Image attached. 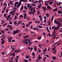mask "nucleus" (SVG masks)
<instances>
[{"label":"nucleus","mask_w":62,"mask_h":62,"mask_svg":"<svg viewBox=\"0 0 62 62\" xmlns=\"http://www.w3.org/2000/svg\"><path fill=\"white\" fill-rule=\"evenodd\" d=\"M13 33L14 35H15L18 33V30H16L13 32Z\"/></svg>","instance_id":"obj_1"},{"label":"nucleus","mask_w":62,"mask_h":62,"mask_svg":"<svg viewBox=\"0 0 62 62\" xmlns=\"http://www.w3.org/2000/svg\"><path fill=\"white\" fill-rule=\"evenodd\" d=\"M54 30H55L56 29H58L59 28V26H57L56 27H55V26H54Z\"/></svg>","instance_id":"obj_2"},{"label":"nucleus","mask_w":62,"mask_h":62,"mask_svg":"<svg viewBox=\"0 0 62 62\" xmlns=\"http://www.w3.org/2000/svg\"><path fill=\"white\" fill-rule=\"evenodd\" d=\"M47 9H52V8L51 7L48 5L47 7Z\"/></svg>","instance_id":"obj_3"},{"label":"nucleus","mask_w":62,"mask_h":62,"mask_svg":"<svg viewBox=\"0 0 62 62\" xmlns=\"http://www.w3.org/2000/svg\"><path fill=\"white\" fill-rule=\"evenodd\" d=\"M13 55V57H14L15 55V53L14 52H13L10 54V55Z\"/></svg>","instance_id":"obj_4"},{"label":"nucleus","mask_w":62,"mask_h":62,"mask_svg":"<svg viewBox=\"0 0 62 62\" xmlns=\"http://www.w3.org/2000/svg\"><path fill=\"white\" fill-rule=\"evenodd\" d=\"M14 48V47L13 46H12L11 47V50H12V52H13L14 51V49H15V48Z\"/></svg>","instance_id":"obj_5"},{"label":"nucleus","mask_w":62,"mask_h":62,"mask_svg":"<svg viewBox=\"0 0 62 62\" xmlns=\"http://www.w3.org/2000/svg\"><path fill=\"white\" fill-rule=\"evenodd\" d=\"M12 39V38H8V40L9 41V42H10V43H11V40Z\"/></svg>","instance_id":"obj_6"},{"label":"nucleus","mask_w":62,"mask_h":62,"mask_svg":"<svg viewBox=\"0 0 62 62\" xmlns=\"http://www.w3.org/2000/svg\"><path fill=\"white\" fill-rule=\"evenodd\" d=\"M20 51H21V50H15V53H18L19 52H20Z\"/></svg>","instance_id":"obj_7"},{"label":"nucleus","mask_w":62,"mask_h":62,"mask_svg":"<svg viewBox=\"0 0 62 62\" xmlns=\"http://www.w3.org/2000/svg\"><path fill=\"white\" fill-rule=\"evenodd\" d=\"M21 5V3H19L17 4V6L18 8H19V7H20Z\"/></svg>","instance_id":"obj_8"},{"label":"nucleus","mask_w":62,"mask_h":62,"mask_svg":"<svg viewBox=\"0 0 62 62\" xmlns=\"http://www.w3.org/2000/svg\"><path fill=\"white\" fill-rule=\"evenodd\" d=\"M55 31H54L53 32V35H51V37H52V36H54V35H55Z\"/></svg>","instance_id":"obj_9"},{"label":"nucleus","mask_w":62,"mask_h":62,"mask_svg":"<svg viewBox=\"0 0 62 62\" xmlns=\"http://www.w3.org/2000/svg\"><path fill=\"white\" fill-rule=\"evenodd\" d=\"M38 58L39 60H40L41 59V57H39L40 56V55H38Z\"/></svg>","instance_id":"obj_10"},{"label":"nucleus","mask_w":62,"mask_h":62,"mask_svg":"<svg viewBox=\"0 0 62 62\" xmlns=\"http://www.w3.org/2000/svg\"><path fill=\"white\" fill-rule=\"evenodd\" d=\"M9 28H10V29L11 30H12L13 29V28L12 27L10 26H9Z\"/></svg>","instance_id":"obj_11"},{"label":"nucleus","mask_w":62,"mask_h":62,"mask_svg":"<svg viewBox=\"0 0 62 62\" xmlns=\"http://www.w3.org/2000/svg\"><path fill=\"white\" fill-rule=\"evenodd\" d=\"M58 13L59 14H61V13H62V11H60L59 10L58 11Z\"/></svg>","instance_id":"obj_12"},{"label":"nucleus","mask_w":62,"mask_h":62,"mask_svg":"<svg viewBox=\"0 0 62 62\" xmlns=\"http://www.w3.org/2000/svg\"><path fill=\"white\" fill-rule=\"evenodd\" d=\"M14 59H15V61H16V62H18V58H17L16 59L15 58Z\"/></svg>","instance_id":"obj_13"},{"label":"nucleus","mask_w":62,"mask_h":62,"mask_svg":"<svg viewBox=\"0 0 62 62\" xmlns=\"http://www.w3.org/2000/svg\"><path fill=\"white\" fill-rule=\"evenodd\" d=\"M56 53V50H54L53 52V53L54 54H55Z\"/></svg>","instance_id":"obj_14"},{"label":"nucleus","mask_w":62,"mask_h":62,"mask_svg":"<svg viewBox=\"0 0 62 62\" xmlns=\"http://www.w3.org/2000/svg\"><path fill=\"white\" fill-rule=\"evenodd\" d=\"M55 46H54V47L52 49V51H54V50H55Z\"/></svg>","instance_id":"obj_15"},{"label":"nucleus","mask_w":62,"mask_h":62,"mask_svg":"<svg viewBox=\"0 0 62 62\" xmlns=\"http://www.w3.org/2000/svg\"><path fill=\"white\" fill-rule=\"evenodd\" d=\"M5 43V40H2V41L1 42L2 44H4Z\"/></svg>","instance_id":"obj_16"},{"label":"nucleus","mask_w":62,"mask_h":62,"mask_svg":"<svg viewBox=\"0 0 62 62\" xmlns=\"http://www.w3.org/2000/svg\"><path fill=\"white\" fill-rule=\"evenodd\" d=\"M38 27L39 28H42V27L41 26H40V25H38Z\"/></svg>","instance_id":"obj_17"},{"label":"nucleus","mask_w":62,"mask_h":62,"mask_svg":"<svg viewBox=\"0 0 62 62\" xmlns=\"http://www.w3.org/2000/svg\"><path fill=\"white\" fill-rule=\"evenodd\" d=\"M37 47L36 46H35L34 50L35 51H37Z\"/></svg>","instance_id":"obj_18"},{"label":"nucleus","mask_w":62,"mask_h":62,"mask_svg":"<svg viewBox=\"0 0 62 62\" xmlns=\"http://www.w3.org/2000/svg\"><path fill=\"white\" fill-rule=\"evenodd\" d=\"M49 16H50L49 14H47L46 15V17H49Z\"/></svg>","instance_id":"obj_19"},{"label":"nucleus","mask_w":62,"mask_h":62,"mask_svg":"<svg viewBox=\"0 0 62 62\" xmlns=\"http://www.w3.org/2000/svg\"><path fill=\"white\" fill-rule=\"evenodd\" d=\"M38 39L39 40H40L41 39V37H40V36H39L38 37Z\"/></svg>","instance_id":"obj_20"},{"label":"nucleus","mask_w":62,"mask_h":62,"mask_svg":"<svg viewBox=\"0 0 62 62\" xmlns=\"http://www.w3.org/2000/svg\"><path fill=\"white\" fill-rule=\"evenodd\" d=\"M21 23V21H18V24L19 25V23Z\"/></svg>","instance_id":"obj_21"},{"label":"nucleus","mask_w":62,"mask_h":62,"mask_svg":"<svg viewBox=\"0 0 62 62\" xmlns=\"http://www.w3.org/2000/svg\"><path fill=\"white\" fill-rule=\"evenodd\" d=\"M52 58L53 59V60H55V59H56V58L55 57H52Z\"/></svg>","instance_id":"obj_22"},{"label":"nucleus","mask_w":62,"mask_h":62,"mask_svg":"<svg viewBox=\"0 0 62 62\" xmlns=\"http://www.w3.org/2000/svg\"><path fill=\"white\" fill-rule=\"evenodd\" d=\"M46 30H47V31L48 32H50V30H49V29H48V28H47Z\"/></svg>","instance_id":"obj_23"},{"label":"nucleus","mask_w":62,"mask_h":62,"mask_svg":"<svg viewBox=\"0 0 62 62\" xmlns=\"http://www.w3.org/2000/svg\"><path fill=\"white\" fill-rule=\"evenodd\" d=\"M48 25H50L51 24V22L50 21H49L48 22Z\"/></svg>","instance_id":"obj_24"},{"label":"nucleus","mask_w":62,"mask_h":62,"mask_svg":"<svg viewBox=\"0 0 62 62\" xmlns=\"http://www.w3.org/2000/svg\"><path fill=\"white\" fill-rule=\"evenodd\" d=\"M28 37H29V36L28 35H27V36H25L24 38V39H25L26 38H28Z\"/></svg>","instance_id":"obj_25"},{"label":"nucleus","mask_w":62,"mask_h":62,"mask_svg":"<svg viewBox=\"0 0 62 62\" xmlns=\"http://www.w3.org/2000/svg\"><path fill=\"white\" fill-rule=\"evenodd\" d=\"M32 43V42H31L29 44V46H30L31 45V44Z\"/></svg>","instance_id":"obj_26"},{"label":"nucleus","mask_w":62,"mask_h":62,"mask_svg":"<svg viewBox=\"0 0 62 62\" xmlns=\"http://www.w3.org/2000/svg\"><path fill=\"white\" fill-rule=\"evenodd\" d=\"M57 8L54 9V11H56V10H57Z\"/></svg>","instance_id":"obj_27"},{"label":"nucleus","mask_w":62,"mask_h":62,"mask_svg":"<svg viewBox=\"0 0 62 62\" xmlns=\"http://www.w3.org/2000/svg\"><path fill=\"white\" fill-rule=\"evenodd\" d=\"M23 6H22L21 7L20 9H21V10H23Z\"/></svg>","instance_id":"obj_28"},{"label":"nucleus","mask_w":62,"mask_h":62,"mask_svg":"<svg viewBox=\"0 0 62 62\" xmlns=\"http://www.w3.org/2000/svg\"><path fill=\"white\" fill-rule=\"evenodd\" d=\"M45 51H47V50H46V48H45L43 50V52H45Z\"/></svg>","instance_id":"obj_29"},{"label":"nucleus","mask_w":62,"mask_h":62,"mask_svg":"<svg viewBox=\"0 0 62 62\" xmlns=\"http://www.w3.org/2000/svg\"><path fill=\"white\" fill-rule=\"evenodd\" d=\"M32 55L33 56H35V55H34V52H33L32 53Z\"/></svg>","instance_id":"obj_30"},{"label":"nucleus","mask_w":62,"mask_h":62,"mask_svg":"<svg viewBox=\"0 0 62 62\" xmlns=\"http://www.w3.org/2000/svg\"><path fill=\"white\" fill-rule=\"evenodd\" d=\"M24 0H20V1H19V3H20L21 2H23V1H24Z\"/></svg>","instance_id":"obj_31"},{"label":"nucleus","mask_w":62,"mask_h":62,"mask_svg":"<svg viewBox=\"0 0 62 62\" xmlns=\"http://www.w3.org/2000/svg\"><path fill=\"white\" fill-rule=\"evenodd\" d=\"M3 5H4L5 6H7V4L6 3H5Z\"/></svg>","instance_id":"obj_32"},{"label":"nucleus","mask_w":62,"mask_h":62,"mask_svg":"<svg viewBox=\"0 0 62 62\" xmlns=\"http://www.w3.org/2000/svg\"><path fill=\"white\" fill-rule=\"evenodd\" d=\"M32 6H34V7H35V6H36V5L33 3H32Z\"/></svg>","instance_id":"obj_33"},{"label":"nucleus","mask_w":62,"mask_h":62,"mask_svg":"<svg viewBox=\"0 0 62 62\" xmlns=\"http://www.w3.org/2000/svg\"><path fill=\"white\" fill-rule=\"evenodd\" d=\"M24 62H28V60L25 59L24 61Z\"/></svg>","instance_id":"obj_34"},{"label":"nucleus","mask_w":62,"mask_h":62,"mask_svg":"<svg viewBox=\"0 0 62 62\" xmlns=\"http://www.w3.org/2000/svg\"><path fill=\"white\" fill-rule=\"evenodd\" d=\"M29 40V39H26L24 40L25 41H28Z\"/></svg>","instance_id":"obj_35"},{"label":"nucleus","mask_w":62,"mask_h":62,"mask_svg":"<svg viewBox=\"0 0 62 62\" xmlns=\"http://www.w3.org/2000/svg\"><path fill=\"white\" fill-rule=\"evenodd\" d=\"M17 4H18V2L16 1V2L15 3V4L17 5Z\"/></svg>","instance_id":"obj_36"},{"label":"nucleus","mask_w":62,"mask_h":62,"mask_svg":"<svg viewBox=\"0 0 62 62\" xmlns=\"http://www.w3.org/2000/svg\"><path fill=\"white\" fill-rule=\"evenodd\" d=\"M19 16H20V17H22V18L23 17V16L22 15H21Z\"/></svg>","instance_id":"obj_37"},{"label":"nucleus","mask_w":62,"mask_h":62,"mask_svg":"<svg viewBox=\"0 0 62 62\" xmlns=\"http://www.w3.org/2000/svg\"><path fill=\"white\" fill-rule=\"evenodd\" d=\"M14 18H15V20H16V19H17V16H15Z\"/></svg>","instance_id":"obj_38"},{"label":"nucleus","mask_w":62,"mask_h":62,"mask_svg":"<svg viewBox=\"0 0 62 62\" xmlns=\"http://www.w3.org/2000/svg\"><path fill=\"white\" fill-rule=\"evenodd\" d=\"M42 46V45H41V44H40L39 45V47H41Z\"/></svg>","instance_id":"obj_39"},{"label":"nucleus","mask_w":62,"mask_h":62,"mask_svg":"<svg viewBox=\"0 0 62 62\" xmlns=\"http://www.w3.org/2000/svg\"><path fill=\"white\" fill-rule=\"evenodd\" d=\"M36 30H38V31H40V30L38 29V28H37V27H36V29H35Z\"/></svg>","instance_id":"obj_40"},{"label":"nucleus","mask_w":62,"mask_h":62,"mask_svg":"<svg viewBox=\"0 0 62 62\" xmlns=\"http://www.w3.org/2000/svg\"><path fill=\"white\" fill-rule=\"evenodd\" d=\"M14 23L15 24V25H17V22H14Z\"/></svg>","instance_id":"obj_41"},{"label":"nucleus","mask_w":62,"mask_h":62,"mask_svg":"<svg viewBox=\"0 0 62 62\" xmlns=\"http://www.w3.org/2000/svg\"><path fill=\"white\" fill-rule=\"evenodd\" d=\"M6 8H7V7L6 6H5V7L3 9V10H4L5 9H6Z\"/></svg>","instance_id":"obj_42"},{"label":"nucleus","mask_w":62,"mask_h":62,"mask_svg":"<svg viewBox=\"0 0 62 62\" xmlns=\"http://www.w3.org/2000/svg\"><path fill=\"white\" fill-rule=\"evenodd\" d=\"M13 62V61L12 60H10L9 61V62Z\"/></svg>","instance_id":"obj_43"},{"label":"nucleus","mask_w":62,"mask_h":62,"mask_svg":"<svg viewBox=\"0 0 62 62\" xmlns=\"http://www.w3.org/2000/svg\"><path fill=\"white\" fill-rule=\"evenodd\" d=\"M53 2L52 1H51L50 3L51 5H52V4H53Z\"/></svg>","instance_id":"obj_44"},{"label":"nucleus","mask_w":62,"mask_h":62,"mask_svg":"<svg viewBox=\"0 0 62 62\" xmlns=\"http://www.w3.org/2000/svg\"><path fill=\"white\" fill-rule=\"evenodd\" d=\"M8 9H7L6 10V13H8Z\"/></svg>","instance_id":"obj_45"},{"label":"nucleus","mask_w":62,"mask_h":62,"mask_svg":"<svg viewBox=\"0 0 62 62\" xmlns=\"http://www.w3.org/2000/svg\"><path fill=\"white\" fill-rule=\"evenodd\" d=\"M33 49V47H31V48L30 50H31V51H32V50Z\"/></svg>","instance_id":"obj_46"},{"label":"nucleus","mask_w":62,"mask_h":62,"mask_svg":"<svg viewBox=\"0 0 62 62\" xmlns=\"http://www.w3.org/2000/svg\"><path fill=\"white\" fill-rule=\"evenodd\" d=\"M6 25H7V23H5L4 24H3V26H5Z\"/></svg>","instance_id":"obj_47"},{"label":"nucleus","mask_w":62,"mask_h":62,"mask_svg":"<svg viewBox=\"0 0 62 62\" xmlns=\"http://www.w3.org/2000/svg\"><path fill=\"white\" fill-rule=\"evenodd\" d=\"M9 24H12V22H11V21H10L9 22Z\"/></svg>","instance_id":"obj_48"},{"label":"nucleus","mask_w":62,"mask_h":62,"mask_svg":"<svg viewBox=\"0 0 62 62\" xmlns=\"http://www.w3.org/2000/svg\"><path fill=\"white\" fill-rule=\"evenodd\" d=\"M37 14L38 15H39V11H38V12H37Z\"/></svg>","instance_id":"obj_49"},{"label":"nucleus","mask_w":62,"mask_h":62,"mask_svg":"<svg viewBox=\"0 0 62 62\" xmlns=\"http://www.w3.org/2000/svg\"><path fill=\"white\" fill-rule=\"evenodd\" d=\"M7 16V14H4V17H6Z\"/></svg>","instance_id":"obj_50"},{"label":"nucleus","mask_w":62,"mask_h":62,"mask_svg":"<svg viewBox=\"0 0 62 62\" xmlns=\"http://www.w3.org/2000/svg\"><path fill=\"white\" fill-rule=\"evenodd\" d=\"M26 58H29V56H27L26 57Z\"/></svg>","instance_id":"obj_51"},{"label":"nucleus","mask_w":62,"mask_h":62,"mask_svg":"<svg viewBox=\"0 0 62 62\" xmlns=\"http://www.w3.org/2000/svg\"><path fill=\"white\" fill-rule=\"evenodd\" d=\"M44 19H47V17H46V16H45L44 17Z\"/></svg>","instance_id":"obj_52"},{"label":"nucleus","mask_w":62,"mask_h":62,"mask_svg":"<svg viewBox=\"0 0 62 62\" xmlns=\"http://www.w3.org/2000/svg\"><path fill=\"white\" fill-rule=\"evenodd\" d=\"M5 30H6V31H8V30H9V29L8 28L6 29Z\"/></svg>","instance_id":"obj_53"},{"label":"nucleus","mask_w":62,"mask_h":62,"mask_svg":"<svg viewBox=\"0 0 62 62\" xmlns=\"http://www.w3.org/2000/svg\"><path fill=\"white\" fill-rule=\"evenodd\" d=\"M38 52L39 53H40V52H41V50H39L38 51Z\"/></svg>","instance_id":"obj_54"},{"label":"nucleus","mask_w":62,"mask_h":62,"mask_svg":"<svg viewBox=\"0 0 62 62\" xmlns=\"http://www.w3.org/2000/svg\"><path fill=\"white\" fill-rule=\"evenodd\" d=\"M1 31L3 34H4V31L3 30H2Z\"/></svg>","instance_id":"obj_55"},{"label":"nucleus","mask_w":62,"mask_h":62,"mask_svg":"<svg viewBox=\"0 0 62 62\" xmlns=\"http://www.w3.org/2000/svg\"><path fill=\"white\" fill-rule=\"evenodd\" d=\"M29 14H32V12H30L29 13Z\"/></svg>","instance_id":"obj_56"},{"label":"nucleus","mask_w":62,"mask_h":62,"mask_svg":"<svg viewBox=\"0 0 62 62\" xmlns=\"http://www.w3.org/2000/svg\"><path fill=\"white\" fill-rule=\"evenodd\" d=\"M55 38V35H54V36L53 38V39H54Z\"/></svg>","instance_id":"obj_57"},{"label":"nucleus","mask_w":62,"mask_h":62,"mask_svg":"<svg viewBox=\"0 0 62 62\" xmlns=\"http://www.w3.org/2000/svg\"><path fill=\"white\" fill-rule=\"evenodd\" d=\"M25 26V25H23L22 26V27L23 28H24Z\"/></svg>","instance_id":"obj_58"},{"label":"nucleus","mask_w":62,"mask_h":62,"mask_svg":"<svg viewBox=\"0 0 62 62\" xmlns=\"http://www.w3.org/2000/svg\"><path fill=\"white\" fill-rule=\"evenodd\" d=\"M10 16H11L10 15H9V16H8V18H9Z\"/></svg>","instance_id":"obj_59"},{"label":"nucleus","mask_w":62,"mask_h":62,"mask_svg":"<svg viewBox=\"0 0 62 62\" xmlns=\"http://www.w3.org/2000/svg\"><path fill=\"white\" fill-rule=\"evenodd\" d=\"M41 17H42V16L40 15V16H39V18H40H40H41Z\"/></svg>","instance_id":"obj_60"},{"label":"nucleus","mask_w":62,"mask_h":62,"mask_svg":"<svg viewBox=\"0 0 62 62\" xmlns=\"http://www.w3.org/2000/svg\"><path fill=\"white\" fill-rule=\"evenodd\" d=\"M33 9L32 8H31V11H33Z\"/></svg>","instance_id":"obj_61"},{"label":"nucleus","mask_w":62,"mask_h":62,"mask_svg":"<svg viewBox=\"0 0 62 62\" xmlns=\"http://www.w3.org/2000/svg\"><path fill=\"white\" fill-rule=\"evenodd\" d=\"M12 1H11V0L10 1V4H11L12 3Z\"/></svg>","instance_id":"obj_62"},{"label":"nucleus","mask_w":62,"mask_h":62,"mask_svg":"<svg viewBox=\"0 0 62 62\" xmlns=\"http://www.w3.org/2000/svg\"><path fill=\"white\" fill-rule=\"evenodd\" d=\"M24 16L26 17V13H25L24 14Z\"/></svg>","instance_id":"obj_63"},{"label":"nucleus","mask_w":62,"mask_h":62,"mask_svg":"<svg viewBox=\"0 0 62 62\" xmlns=\"http://www.w3.org/2000/svg\"><path fill=\"white\" fill-rule=\"evenodd\" d=\"M26 42H25V41H23V43H26Z\"/></svg>","instance_id":"obj_64"}]
</instances>
